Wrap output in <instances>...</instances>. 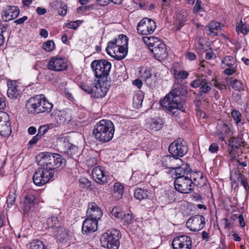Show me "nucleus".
<instances>
[{"label": "nucleus", "instance_id": "f257e3e1", "mask_svg": "<svg viewBox=\"0 0 249 249\" xmlns=\"http://www.w3.org/2000/svg\"><path fill=\"white\" fill-rule=\"evenodd\" d=\"M174 89L165 96L161 104L163 107L172 114L178 117L179 115L178 110L185 112V100L183 95L187 92L185 87L182 84L175 82Z\"/></svg>", "mask_w": 249, "mask_h": 249}, {"label": "nucleus", "instance_id": "f03ea898", "mask_svg": "<svg viewBox=\"0 0 249 249\" xmlns=\"http://www.w3.org/2000/svg\"><path fill=\"white\" fill-rule=\"evenodd\" d=\"M115 127L113 123L108 120L103 119L98 122L93 129L94 138L101 143L109 142L113 137Z\"/></svg>", "mask_w": 249, "mask_h": 249}, {"label": "nucleus", "instance_id": "7ed1b4c3", "mask_svg": "<svg viewBox=\"0 0 249 249\" xmlns=\"http://www.w3.org/2000/svg\"><path fill=\"white\" fill-rule=\"evenodd\" d=\"M197 175L200 179L202 178V173L200 172H195L190 175V177H175L174 186L175 189L182 194H189L194 189L195 186H201L202 184L194 177Z\"/></svg>", "mask_w": 249, "mask_h": 249}, {"label": "nucleus", "instance_id": "20e7f679", "mask_svg": "<svg viewBox=\"0 0 249 249\" xmlns=\"http://www.w3.org/2000/svg\"><path fill=\"white\" fill-rule=\"evenodd\" d=\"M91 68L95 76L104 82L109 75L111 64L106 59L94 60L91 62Z\"/></svg>", "mask_w": 249, "mask_h": 249}, {"label": "nucleus", "instance_id": "39448f33", "mask_svg": "<svg viewBox=\"0 0 249 249\" xmlns=\"http://www.w3.org/2000/svg\"><path fill=\"white\" fill-rule=\"evenodd\" d=\"M120 231L116 229L107 230L101 238L102 246L109 249H118L120 246Z\"/></svg>", "mask_w": 249, "mask_h": 249}, {"label": "nucleus", "instance_id": "423d86ee", "mask_svg": "<svg viewBox=\"0 0 249 249\" xmlns=\"http://www.w3.org/2000/svg\"><path fill=\"white\" fill-rule=\"evenodd\" d=\"M188 150L187 143L182 138H178L172 142L169 147L170 154L175 157H183Z\"/></svg>", "mask_w": 249, "mask_h": 249}, {"label": "nucleus", "instance_id": "0eeeda50", "mask_svg": "<svg viewBox=\"0 0 249 249\" xmlns=\"http://www.w3.org/2000/svg\"><path fill=\"white\" fill-rule=\"evenodd\" d=\"M149 46L151 52L159 61H162L167 57L168 54L166 45L160 40H158L155 42H149Z\"/></svg>", "mask_w": 249, "mask_h": 249}, {"label": "nucleus", "instance_id": "6e6552de", "mask_svg": "<svg viewBox=\"0 0 249 249\" xmlns=\"http://www.w3.org/2000/svg\"><path fill=\"white\" fill-rule=\"evenodd\" d=\"M156 28L155 21L151 18H145L138 24L137 29L139 34L148 35L152 34Z\"/></svg>", "mask_w": 249, "mask_h": 249}, {"label": "nucleus", "instance_id": "1a4fd4ad", "mask_svg": "<svg viewBox=\"0 0 249 249\" xmlns=\"http://www.w3.org/2000/svg\"><path fill=\"white\" fill-rule=\"evenodd\" d=\"M182 161L179 158L175 157L171 154V155H165L162 157L160 163L162 167L169 169L168 173L172 174L174 169L182 163Z\"/></svg>", "mask_w": 249, "mask_h": 249}, {"label": "nucleus", "instance_id": "9d476101", "mask_svg": "<svg viewBox=\"0 0 249 249\" xmlns=\"http://www.w3.org/2000/svg\"><path fill=\"white\" fill-rule=\"evenodd\" d=\"M53 175H50V172L44 169L38 168L34 174L33 182L35 185L41 186L47 183L53 177Z\"/></svg>", "mask_w": 249, "mask_h": 249}, {"label": "nucleus", "instance_id": "9b49d317", "mask_svg": "<svg viewBox=\"0 0 249 249\" xmlns=\"http://www.w3.org/2000/svg\"><path fill=\"white\" fill-rule=\"evenodd\" d=\"M173 249H191L192 246L191 238L186 235L175 237L172 242Z\"/></svg>", "mask_w": 249, "mask_h": 249}, {"label": "nucleus", "instance_id": "f8f14e48", "mask_svg": "<svg viewBox=\"0 0 249 249\" xmlns=\"http://www.w3.org/2000/svg\"><path fill=\"white\" fill-rule=\"evenodd\" d=\"M186 225L190 230L197 231L202 229L205 225V218L201 215L196 214L190 218Z\"/></svg>", "mask_w": 249, "mask_h": 249}, {"label": "nucleus", "instance_id": "ddd939ff", "mask_svg": "<svg viewBox=\"0 0 249 249\" xmlns=\"http://www.w3.org/2000/svg\"><path fill=\"white\" fill-rule=\"evenodd\" d=\"M53 155L50 158L49 167L47 169L50 175H54V170L58 168H63L66 166V161L60 154L53 153Z\"/></svg>", "mask_w": 249, "mask_h": 249}, {"label": "nucleus", "instance_id": "4468645a", "mask_svg": "<svg viewBox=\"0 0 249 249\" xmlns=\"http://www.w3.org/2000/svg\"><path fill=\"white\" fill-rule=\"evenodd\" d=\"M11 123L8 114L0 111V135L7 137L11 133Z\"/></svg>", "mask_w": 249, "mask_h": 249}, {"label": "nucleus", "instance_id": "2eb2a0df", "mask_svg": "<svg viewBox=\"0 0 249 249\" xmlns=\"http://www.w3.org/2000/svg\"><path fill=\"white\" fill-rule=\"evenodd\" d=\"M19 13L20 10L17 6L6 5L2 11L1 16L4 21L8 22L17 18Z\"/></svg>", "mask_w": 249, "mask_h": 249}, {"label": "nucleus", "instance_id": "dca6fc26", "mask_svg": "<svg viewBox=\"0 0 249 249\" xmlns=\"http://www.w3.org/2000/svg\"><path fill=\"white\" fill-rule=\"evenodd\" d=\"M36 193L33 191H30L24 196V201L22 210L24 213L32 211L35 208L36 203Z\"/></svg>", "mask_w": 249, "mask_h": 249}, {"label": "nucleus", "instance_id": "f3484780", "mask_svg": "<svg viewBox=\"0 0 249 249\" xmlns=\"http://www.w3.org/2000/svg\"><path fill=\"white\" fill-rule=\"evenodd\" d=\"M41 95H37L30 98L26 104V108L29 113H39V105L41 103Z\"/></svg>", "mask_w": 249, "mask_h": 249}, {"label": "nucleus", "instance_id": "a211bd4d", "mask_svg": "<svg viewBox=\"0 0 249 249\" xmlns=\"http://www.w3.org/2000/svg\"><path fill=\"white\" fill-rule=\"evenodd\" d=\"M47 68L51 71H62L67 69V65L63 59L53 57L49 61Z\"/></svg>", "mask_w": 249, "mask_h": 249}, {"label": "nucleus", "instance_id": "6ab92c4d", "mask_svg": "<svg viewBox=\"0 0 249 249\" xmlns=\"http://www.w3.org/2000/svg\"><path fill=\"white\" fill-rule=\"evenodd\" d=\"M53 155V153L42 152L38 154L36 158V161L37 164L40 166L39 168L44 169L45 170L48 171L47 168H49L50 165V160L51 157Z\"/></svg>", "mask_w": 249, "mask_h": 249}, {"label": "nucleus", "instance_id": "aec40b11", "mask_svg": "<svg viewBox=\"0 0 249 249\" xmlns=\"http://www.w3.org/2000/svg\"><path fill=\"white\" fill-rule=\"evenodd\" d=\"M164 123L160 117L150 118L146 120L145 126L149 130L156 132L160 130Z\"/></svg>", "mask_w": 249, "mask_h": 249}, {"label": "nucleus", "instance_id": "412c9836", "mask_svg": "<svg viewBox=\"0 0 249 249\" xmlns=\"http://www.w3.org/2000/svg\"><path fill=\"white\" fill-rule=\"evenodd\" d=\"M101 80H98L95 82L91 96L95 98H103L105 96L107 89L104 85V82L101 83Z\"/></svg>", "mask_w": 249, "mask_h": 249}, {"label": "nucleus", "instance_id": "4be33fe9", "mask_svg": "<svg viewBox=\"0 0 249 249\" xmlns=\"http://www.w3.org/2000/svg\"><path fill=\"white\" fill-rule=\"evenodd\" d=\"M98 220V219L91 217L85 219L82 225L83 233H88L96 231L97 229V221Z\"/></svg>", "mask_w": 249, "mask_h": 249}, {"label": "nucleus", "instance_id": "5701e85b", "mask_svg": "<svg viewBox=\"0 0 249 249\" xmlns=\"http://www.w3.org/2000/svg\"><path fill=\"white\" fill-rule=\"evenodd\" d=\"M92 175L95 181L100 184L103 185L107 182V177L101 166L94 167L92 171Z\"/></svg>", "mask_w": 249, "mask_h": 249}, {"label": "nucleus", "instance_id": "b1692460", "mask_svg": "<svg viewBox=\"0 0 249 249\" xmlns=\"http://www.w3.org/2000/svg\"><path fill=\"white\" fill-rule=\"evenodd\" d=\"M87 213L88 216L98 219H100L103 215L101 209L93 202L89 203Z\"/></svg>", "mask_w": 249, "mask_h": 249}, {"label": "nucleus", "instance_id": "393cba45", "mask_svg": "<svg viewBox=\"0 0 249 249\" xmlns=\"http://www.w3.org/2000/svg\"><path fill=\"white\" fill-rule=\"evenodd\" d=\"M57 241L61 243H67L70 240L69 231L61 226L58 229L53 231Z\"/></svg>", "mask_w": 249, "mask_h": 249}, {"label": "nucleus", "instance_id": "a878e982", "mask_svg": "<svg viewBox=\"0 0 249 249\" xmlns=\"http://www.w3.org/2000/svg\"><path fill=\"white\" fill-rule=\"evenodd\" d=\"M231 132V129L228 125L225 123H222L218 125L216 134L219 140L224 141L225 137L229 136Z\"/></svg>", "mask_w": 249, "mask_h": 249}, {"label": "nucleus", "instance_id": "bb28decb", "mask_svg": "<svg viewBox=\"0 0 249 249\" xmlns=\"http://www.w3.org/2000/svg\"><path fill=\"white\" fill-rule=\"evenodd\" d=\"M211 85V83L208 80L205 79L198 89L197 97L201 99L205 97L206 95L209 94L212 89Z\"/></svg>", "mask_w": 249, "mask_h": 249}, {"label": "nucleus", "instance_id": "cd10ccee", "mask_svg": "<svg viewBox=\"0 0 249 249\" xmlns=\"http://www.w3.org/2000/svg\"><path fill=\"white\" fill-rule=\"evenodd\" d=\"M41 95L40 105H39V113L47 112L49 113L51 112L53 105L52 103L49 102L48 100L45 97L43 94H39Z\"/></svg>", "mask_w": 249, "mask_h": 249}, {"label": "nucleus", "instance_id": "c85d7f7f", "mask_svg": "<svg viewBox=\"0 0 249 249\" xmlns=\"http://www.w3.org/2000/svg\"><path fill=\"white\" fill-rule=\"evenodd\" d=\"M7 94L10 99H17L20 94V91L18 89L16 82L13 81L8 84Z\"/></svg>", "mask_w": 249, "mask_h": 249}, {"label": "nucleus", "instance_id": "c756f323", "mask_svg": "<svg viewBox=\"0 0 249 249\" xmlns=\"http://www.w3.org/2000/svg\"><path fill=\"white\" fill-rule=\"evenodd\" d=\"M71 115L69 110H62L59 112L56 120L58 124H67L71 120Z\"/></svg>", "mask_w": 249, "mask_h": 249}, {"label": "nucleus", "instance_id": "7c9ffc66", "mask_svg": "<svg viewBox=\"0 0 249 249\" xmlns=\"http://www.w3.org/2000/svg\"><path fill=\"white\" fill-rule=\"evenodd\" d=\"M124 193V186L120 182H115L114 184L112 191V196L116 200H119L123 197Z\"/></svg>", "mask_w": 249, "mask_h": 249}, {"label": "nucleus", "instance_id": "2f4dec72", "mask_svg": "<svg viewBox=\"0 0 249 249\" xmlns=\"http://www.w3.org/2000/svg\"><path fill=\"white\" fill-rule=\"evenodd\" d=\"M190 172V168L187 165L183 166L181 163L174 169L172 174H175L176 177H187Z\"/></svg>", "mask_w": 249, "mask_h": 249}, {"label": "nucleus", "instance_id": "473e14b6", "mask_svg": "<svg viewBox=\"0 0 249 249\" xmlns=\"http://www.w3.org/2000/svg\"><path fill=\"white\" fill-rule=\"evenodd\" d=\"M119 47H118L117 45L112 41H110L108 42L107 47L106 48L107 53L112 57L117 59L119 52Z\"/></svg>", "mask_w": 249, "mask_h": 249}, {"label": "nucleus", "instance_id": "72a5a7b5", "mask_svg": "<svg viewBox=\"0 0 249 249\" xmlns=\"http://www.w3.org/2000/svg\"><path fill=\"white\" fill-rule=\"evenodd\" d=\"M95 82V80L94 81L86 80L85 82H81L79 86L85 92L91 95V92L93 91Z\"/></svg>", "mask_w": 249, "mask_h": 249}, {"label": "nucleus", "instance_id": "f704fd0d", "mask_svg": "<svg viewBox=\"0 0 249 249\" xmlns=\"http://www.w3.org/2000/svg\"><path fill=\"white\" fill-rule=\"evenodd\" d=\"M229 145L232 148L238 149L242 145L244 147L243 139L241 137H232L228 140Z\"/></svg>", "mask_w": 249, "mask_h": 249}, {"label": "nucleus", "instance_id": "c9c22d12", "mask_svg": "<svg viewBox=\"0 0 249 249\" xmlns=\"http://www.w3.org/2000/svg\"><path fill=\"white\" fill-rule=\"evenodd\" d=\"M46 225V229L56 230L61 226V223L57 217L52 216L47 219Z\"/></svg>", "mask_w": 249, "mask_h": 249}, {"label": "nucleus", "instance_id": "e433bc0d", "mask_svg": "<svg viewBox=\"0 0 249 249\" xmlns=\"http://www.w3.org/2000/svg\"><path fill=\"white\" fill-rule=\"evenodd\" d=\"M57 144L66 153V150L71 146V143L69 141L68 138L66 136L59 137L57 139Z\"/></svg>", "mask_w": 249, "mask_h": 249}, {"label": "nucleus", "instance_id": "4c0bfd02", "mask_svg": "<svg viewBox=\"0 0 249 249\" xmlns=\"http://www.w3.org/2000/svg\"><path fill=\"white\" fill-rule=\"evenodd\" d=\"M220 23L218 22L213 21L211 22L207 26H206L205 29L208 28V31L210 32L209 35H213L214 36L218 35L217 30L220 28Z\"/></svg>", "mask_w": 249, "mask_h": 249}, {"label": "nucleus", "instance_id": "58836bf2", "mask_svg": "<svg viewBox=\"0 0 249 249\" xmlns=\"http://www.w3.org/2000/svg\"><path fill=\"white\" fill-rule=\"evenodd\" d=\"M229 84L232 89L236 90H244L243 84L241 82L236 79H234L232 77L231 78L229 81Z\"/></svg>", "mask_w": 249, "mask_h": 249}, {"label": "nucleus", "instance_id": "ea45409f", "mask_svg": "<svg viewBox=\"0 0 249 249\" xmlns=\"http://www.w3.org/2000/svg\"><path fill=\"white\" fill-rule=\"evenodd\" d=\"M111 41L115 43L118 47L127 46L128 38L125 35L123 34L119 35L117 38L114 39Z\"/></svg>", "mask_w": 249, "mask_h": 249}, {"label": "nucleus", "instance_id": "a19ab883", "mask_svg": "<svg viewBox=\"0 0 249 249\" xmlns=\"http://www.w3.org/2000/svg\"><path fill=\"white\" fill-rule=\"evenodd\" d=\"M173 71L174 77L176 80H182L186 79L189 76V73L185 71H178L174 69Z\"/></svg>", "mask_w": 249, "mask_h": 249}, {"label": "nucleus", "instance_id": "79ce46f5", "mask_svg": "<svg viewBox=\"0 0 249 249\" xmlns=\"http://www.w3.org/2000/svg\"><path fill=\"white\" fill-rule=\"evenodd\" d=\"M69 156L75 159L79 156V149L77 146L71 144V146L66 150V153Z\"/></svg>", "mask_w": 249, "mask_h": 249}, {"label": "nucleus", "instance_id": "37998d69", "mask_svg": "<svg viewBox=\"0 0 249 249\" xmlns=\"http://www.w3.org/2000/svg\"><path fill=\"white\" fill-rule=\"evenodd\" d=\"M147 191L141 188L136 189L134 192L135 197L138 200H142L148 197Z\"/></svg>", "mask_w": 249, "mask_h": 249}, {"label": "nucleus", "instance_id": "c03bdc74", "mask_svg": "<svg viewBox=\"0 0 249 249\" xmlns=\"http://www.w3.org/2000/svg\"><path fill=\"white\" fill-rule=\"evenodd\" d=\"M120 218L124 223V226H127L132 223L133 218L131 214L123 212Z\"/></svg>", "mask_w": 249, "mask_h": 249}, {"label": "nucleus", "instance_id": "a18cd8bd", "mask_svg": "<svg viewBox=\"0 0 249 249\" xmlns=\"http://www.w3.org/2000/svg\"><path fill=\"white\" fill-rule=\"evenodd\" d=\"M236 31L238 33H241L244 35H247L249 32V24H243L241 20L239 23L236 26Z\"/></svg>", "mask_w": 249, "mask_h": 249}, {"label": "nucleus", "instance_id": "49530a36", "mask_svg": "<svg viewBox=\"0 0 249 249\" xmlns=\"http://www.w3.org/2000/svg\"><path fill=\"white\" fill-rule=\"evenodd\" d=\"M17 196L16 193V191L14 190L9 191L6 200V203L8 207H11L15 204Z\"/></svg>", "mask_w": 249, "mask_h": 249}, {"label": "nucleus", "instance_id": "de8ad7c7", "mask_svg": "<svg viewBox=\"0 0 249 249\" xmlns=\"http://www.w3.org/2000/svg\"><path fill=\"white\" fill-rule=\"evenodd\" d=\"M79 186L82 189H91V182L85 178H80L79 180Z\"/></svg>", "mask_w": 249, "mask_h": 249}, {"label": "nucleus", "instance_id": "09e8293b", "mask_svg": "<svg viewBox=\"0 0 249 249\" xmlns=\"http://www.w3.org/2000/svg\"><path fill=\"white\" fill-rule=\"evenodd\" d=\"M227 67H232L235 63L236 59L232 56L228 55L225 56L221 61Z\"/></svg>", "mask_w": 249, "mask_h": 249}, {"label": "nucleus", "instance_id": "8fccbe9b", "mask_svg": "<svg viewBox=\"0 0 249 249\" xmlns=\"http://www.w3.org/2000/svg\"><path fill=\"white\" fill-rule=\"evenodd\" d=\"M29 249H46V248L41 241L37 240L30 243Z\"/></svg>", "mask_w": 249, "mask_h": 249}, {"label": "nucleus", "instance_id": "3c124183", "mask_svg": "<svg viewBox=\"0 0 249 249\" xmlns=\"http://www.w3.org/2000/svg\"><path fill=\"white\" fill-rule=\"evenodd\" d=\"M205 78H204L203 75L199 76L196 78L195 80H193L190 84V86L194 88H200L202 83L205 80Z\"/></svg>", "mask_w": 249, "mask_h": 249}, {"label": "nucleus", "instance_id": "603ef678", "mask_svg": "<svg viewBox=\"0 0 249 249\" xmlns=\"http://www.w3.org/2000/svg\"><path fill=\"white\" fill-rule=\"evenodd\" d=\"M231 116L236 124H238L241 122L242 115L238 110L233 109L231 112Z\"/></svg>", "mask_w": 249, "mask_h": 249}, {"label": "nucleus", "instance_id": "864d4df0", "mask_svg": "<svg viewBox=\"0 0 249 249\" xmlns=\"http://www.w3.org/2000/svg\"><path fill=\"white\" fill-rule=\"evenodd\" d=\"M55 47L54 43L52 40H48L43 44V48L47 52L52 51Z\"/></svg>", "mask_w": 249, "mask_h": 249}, {"label": "nucleus", "instance_id": "5fc2aeb1", "mask_svg": "<svg viewBox=\"0 0 249 249\" xmlns=\"http://www.w3.org/2000/svg\"><path fill=\"white\" fill-rule=\"evenodd\" d=\"M109 211L111 216L118 218H120L123 213L120 208L117 207H114L111 210L109 209Z\"/></svg>", "mask_w": 249, "mask_h": 249}, {"label": "nucleus", "instance_id": "6e6d98bb", "mask_svg": "<svg viewBox=\"0 0 249 249\" xmlns=\"http://www.w3.org/2000/svg\"><path fill=\"white\" fill-rule=\"evenodd\" d=\"M6 28L2 24H0V47L2 46L5 42V38L4 34L6 32Z\"/></svg>", "mask_w": 249, "mask_h": 249}, {"label": "nucleus", "instance_id": "4d7b16f0", "mask_svg": "<svg viewBox=\"0 0 249 249\" xmlns=\"http://www.w3.org/2000/svg\"><path fill=\"white\" fill-rule=\"evenodd\" d=\"M127 46H124L122 47H119L118 53L120 55H118L117 59L121 60L124 58L127 54Z\"/></svg>", "mask_w": 249, "mask_h": 249}, {"label": "nucleus", "instance_id": "13d9d810", "mask_svg": "<svg viewBox=\"0 0 249 249\" xmlns=\"http://www.w3.org/2000/svg\"><path fill=\"white\" fill-rule=\"evenodd\" d=\"M81 23V21L79 20L75 21H71L69 23H67L65 25V27L76 30L79 26Z\"/></svg>", "mask_w": 249, "mask_h": 249}, {"label": "nucleus", "instance_id": "bf43d9fd", "mask_svg": "<svg viewBox=\"0 0 249 249\" xmlns=\"http://www.w3.org/2000/svg\"><path fill=\"white\" fill-rule=\"evenodd\" d=\"M49 130V127L47 125H41L38 130L37 135L41 138L42 135L46 133Z\"/></svg>", "mask_w": 249, "mask_h": 249}, {"label": "nucleus", "instance_id": "052dcab7", "mask_svg": "<svg viewBox=\"0 0 249 249\" xmlns=\"http://www.w3.org/2000/svg\"><path fill=\"white\" fill-rule=\"evenodd\" d=\"M201 1L200 0H196V3L194 7V13H197L204 11L203 8L201 6Z\"/></svg>", "mask_w": 249, "mask_h": 249}, {"label": "nucleus", "instance_id": "680f3d73", "mask_svg": "<svg viewBox=\"0 0 249 249\" xmlns=\"http://www.w3.org/2000/svg\"><path fill=\"white\" fill-rule=\"evenodd\" d=\"M143 97L140 94H136L133 97V101L138 105H142Z\"/></svg>", "mask_w": 249, "mask_h": 249}, {"label": "nucleus", "instance_id": "e2e57ef3", "mask_svg": "<svg viewBox=\"0 0 249 249\" xmlns=\"http://www.w3.org/2000/svg\"><path fill=\"white\" fill-rule=\"evenodd\" d=\"M240 183L242 185H243L245 188V189L248 191L249 190V186L248 182L244 176H241V179H240Z\"/></svg>", "mask_w": 249, "mask_h": 249}, {"label": "nucleus", "instance_id": "0e129e2a", "mask_svg": "<svg viewBox=\"0 0 249 249\" xmlns=\"http://www.w3.org/2000/svg\"><path fill=\"white\" fill-rule=\"evenodd\" d=\"M67 6L66 4H61V7L58 10V13L60 15L64 16L67 13Z\"/></svg>", "mask_w": 249, "mask_h": 249}, {"label": "nucleus", "instance_id": "69168bd1", "mask_svg": "<svg viewBox=\"0 0 249 249\" xmlns=\"http://www.w3.org/2000/svg\"><path fill=\"white\" fill-rule=\"evenodd\" d=\"M191 198L193 200L197 201H201L202 197L201 195L198 193H194L191 195Z\"/></svg>", "mask_w": 249, "mask_h": 249}, {"label": "nucleus", "instance_id": "338daca9", "mask_svg": "<svg viewBox=\"0 0 249 249\" xmlns=\"http://www.w3.org/2000/svg\"><path fill=\"white\" fill-rule=\"evenodd\" d=\"M218 146L216 143H212L209 148V150L212 153H214L218 150Z\"/></svg>", "mask_w": 249, "mask_h": 249}, {"label": "nucleus", "instance_id": "774afa93", "mask_svg": "<svg viewBox=\"0 0 249 249\" xmlns=\"http://www.w3.org/2000/svg\"><path fill=\"white\" fill-rule=\"evenodd\" d=\"M229 67L224 70V73L227 75H231L236 71V70L232 67Z\"/></svg>", "mask_w": 249, "mask_h": 249}]
</instances>
